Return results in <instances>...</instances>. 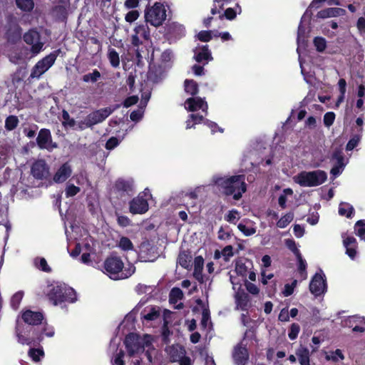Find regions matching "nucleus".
<instances>
[{
  "mask_svg": "<svg viewBox=\"0 0 365 365\" xmlns=\"http://www.w3.org/2000/svg\"><path fill=\"white\" fill-rule=\"evenodd\" d=\"M345 10L341 8H327L319 11L317 16L320 19H327L344 15Z\"/></svg>",
  "mask_w": 365,
  "mask_h": 365,
  "instance_id": "5701e85b",
  "label": "nucleus"
},
{
  "mask_svg": "<svg viewBox=\"0 0 365 365\" xmlns=\"http://www.w3.org/2000/svg\"><path fill=\"white\" fill-rule=\"evenodd\" d=\"M143 110L141 108H139L138 110H133L131 112L130 115V118L132 121L138 122L143 118Z\"/></svg>",
  "mask_w": 365,
  "mask_h": 365,
  "instance_id": "69168bd1",
  "label": "nucleus"
},
{
  "mask_svg": "<svg viewBox=\"0 0 365 365\" xmlns=\"http://www.w3.org/2000/svg\"><path fill=\"white\" fill-rule=\"evenodd\" d=\"M158 247L149 242H143L139 247L138 257L143 262H153L159 257Z\"/></svg>",
  "mask_w": 365,
  "mask_h": 365,
  "instance_id": "9d476101",
  "label": "nucleus"
},
{
  "mask_svg": "<svg viewBox=\"0 0 365 365\" xmlns=\"http://www.w3.org/2000/svg\"><path fill=\"white\" fill-rule=\"evenodd\" d=\"M346 325L347 326H352L354 324H365V318L357 317V316H351L349 317L346 321H345Z\"/></svg>",
  "mask_w": 365,
  "mask_h": 365,
  "instance_id": "5fc2aeb1",
  "label": "nucleus"
},
{
  "mask_svg": "<svg viewBox=\"0 0 365 365\" xmlns=\"http://www.w3.org/2000/svg\"><path fill=\"white\" fill-rule=\"evenodd\" d=\"M16 4L23 11H31L34 7L33 0H16Z\"/></svg>",
  "mask_w": 365,
  "mask_h": 365,
  "instance_id": "f704fd0d",
  "label": "nucleus"
},
{
  "mask_svg": "<svg viewBox=\"0 0 365 365\" xmlns=\"http://www.w3.org/2000/svg\"><path fill=\"white\" fill-rule=\"evenodd\" d=\"M23 39L26 44L31 46L30 51L32 54L36 55L43 49L44 43L41 41V35L36 29H30L26 32Z\"/></svg>",
  "mask_w": 365,
  "mask_h": 365,
  "instance_id": "0eeeda50",
  "label": "nucleus"
},
{
  "mask_svg": "<svg viewBox=\"0 0 365 365\" xmlns=\"http://www.w3.org/2000/svg\"><path fill=\"white\" fill-rule=\"evenodd\" d=\"M356 234L361 239L365 240V220H359L355 224Z\"/></svg>",
  "mask_w": 365,
  "mask_h": 365,
  "instance_id": "de8ad7c7",
  "label": "nucleus"
},
{
  "mask_svg": "<svg viewBox=\"0 0 365 365\" xmlns=\"http://www.w3.org/2000/svg\"><path fill=\"white\" fill-rule=\"evenodd\" d=\"M182 32L183 28L182 26L176 24L175 22H172L168 25H166L164 36L168 38V40H170L172 38H177L180 36Z\"/></svg>",
  "mask_w": 365,
  "mask_h": 365,
  "instance_id": "6ab92c4d",
  "label": "nucleus"
},
{
  "mask_svg": "<svg viewBox=\"0 0 365 365\" xmlns=\"http://www.w3.org/2000/svg\"><path fill=\"white\" fill-rule=\"evenodd\" d=\"M335 119V114L333 112H328L324 115V123L326 126H331Z\"/></svg>",
  "mask_w": 365,
  "mask_h": 365,
  "instance_id": "0e129e2a",
  "label": "nucleus"
},
{
  "mask_svg": "<svg viewBox=\"0 0 365 365\" xmlns=\"http://www.w3.org/2000/svg\"><path fill=\"white\" fill-rule=\"evenodd\" d=\"M354 209L353 206L347 202H341L339 207V214L341 216L351 217L354 213Z\"/></svg>",
  "mask_w": 365,
  "mask_h": 365,
  "instance_id": "72a5a7b5",
  "label": "nucleus"
},
{
  "mask_svg": "<svg viewBox=\"0 0 365 365\" xmlns=\"http://www.w3.org/2000/svg\"><path fill=\"white\" fill-rule=\"evenodd\" d=\"M296 355L299 358L301 365H310L309 364V351L307 348L301 346L296 351Z\"/></svg>",
  "mask_w": 365,
  "mask_h": 365,
  "instance_id": "c756f323",
  "label": "nucleus"
},
{
  "mask_svg": "<svg viewBox=\"0 0 365 365\" xmlns=\"http://www.w3.org/2000/svg\"><path fill=\"white\" fill-rule=\"evenodd\" d=\"M211 31H202L198 33L197 38L202 42H208L212 38Z\"/></svg>",
  "mask_w": 365,
  "mask_h": 365,
  "instance_id": "052dcab7",
  "label": "nucleus"
},
{
  "mask_svg": "<svg viewBox=\"0 0 365 365\" xmlns=\"http://www.w3.org/2000/svg\"><path fill=\"white\" fill-rule=\"evenodd\" d=\"M145 19L147 24L154 27L160 26V2H155L153 6L146 8Z\"/></svg>",
  "mask_w": 365,
  "mask_h": 365,
  "instance_id": "ddd939ff",
  "label": "nucleus"
},
{
  "mask_svg": "<svg viewBox=\"0 0 365 365\" xmlns=\"http://www.w3.org/2000/svg\"><path fill=\"white\" fill-rule=\"evenodd\" d=\"M47 297L55 306L63 302L73 303L77 300L76 291L66 284L51 285L47 293Z\"/></svg>",
  "mask_w": 365,
  "mask_h": 365,
  "instance_id": "f03ea898",
  "label": "nucleus"
},
{
  "mask_svg": "<svg viewBox=\"0 0 365 365\" xmlns=\"http://www.w3.org/2000/svg\"><path fill=\"white\" fill-rule=\"evenodd\" d=\"M160 316V310L156 309V307H152L150 311L143 314V318L148 321H152L157 319Z\"/></svg>",
  "mask_w": 365,
  "mask_h": 365,
  "instance_id": "6e6d98bb",
  "label": "nucleus"
},
{
  "mask_svg": "<svg viewBox=\"0 0 365 365\" xmlns=\"http://www.w3.org/2000/svg\"><path fill=\"white\" fill-rule=\"evenodd\" d=\"M135 292L138 294H146L150 297H155V296L160 292V289L153 287V286L138 284L135 287Z\"/></svg>",
  "mask_w": 365,
  "mask_h": 365,
  "instance_id": "b1692460",
  "label": "nucleus"
},
{
  "mask_svg": "<svg viewBox=\"0 0 365 365\" xmlns=\"http://www.w3.org/2000/svg\"><path fill=\"white\" fill-rule=\"evenodd\" d=\"M325 289L326 284L322 276L316 274L309 284L310 292L315 296H319L324 292Z\"/></svg>",
  "mask_w": 365,
  "mask_h": 365,
  "instance_id": "dca6fc26",
  "label": "nucleus"
},
{
  "mask_svg": "<svg viewBox=\"0 0 365 365\" xmlns=\"http://www.w3.org/2000/svg\"><path fill=\"white\" fill-rule=\"evenodd\" d=\"M138 97L137 96H131L126 98L124 100L123 105L125 108H129L131 106L136 104L138 103Z\"/></svg>",
  "mask_w": 365,
  "mask_h": 365,
  "instance_id": "338daca9",
  "label": "nucleus"
},
{
  "mask_svg": "<svg viewBox=\"0 0 365 365\" xmlns=\"http://www.w3.org/2000/svg\"><path fill=\"white\" fill-rule=\"evenodd\" d=\"M101 75L99 71L94 69L92 73L83 75L82 79L86 83H96L101 78Z\"/></svg>",
  "mask_w": 365,
  "mask_h": 365,
  "instance_id": "79ce46f5",
  "label": "nucleus"
},
{
  "mask_svg": "<svg viewBox=\"0 0 365 365\" xmlns=\"http://www.w3.org/2000/svg\"><path fill=\"white\" fill-rule=\"evenodd\" d=\"M139 16V11L133 9L125 14V20L128 23H133L138 19Z\"/></svg>",
  "mask_w": 365,
  "mask_h": 365,
  "instance_id": "bf43d9fd",
  "label": "nucleus"
},
{
  "mask_svg": "<svg viewBox=\"0 0 365 365\" xmlns=\"http://www.w3.org/2000/svg\"><path fill=\"white\" fill-rule=\"evenodd\" d=\"M81 189L79 187L74 185L73 184H69L66 186L65 190V194L66 197H73L76 195Z\"/></svg>",
  "mask_w": 365,
  "mask_h": 365,
  "instance_id": "3c124183",
  "label": "nucleus"
},
{
  "mask_svg": "<svg viewBox=\"0 0 365 365\" xmlns=\"http://www.w3.org/2000/svg\"><path fill=\"white\" fill-rule=\"evenodd\" d=\"M35 266L44 272H51V268L48 266L47 261L43 257H36L34 259Z\"/></svg>",
  "mask_w": 365,
  "mask_h": 365,
  "instance_id": "58836bf2",
  "label": "nucleus"
},
{
  "mask_svg": "<svg viewBox=\"0 0 365 365\" xmlns=\"http://www.w3.org/2000/svg\"><path fill=\"white\" fill-rule=\"evenodd\" d=\"M172 11L168 4H161V22L168 19H171Z\"/></svg>",
  "mask_w": 365,
  "mask_h": 365,
  "instance_id": "8fccbe9b",
  "label": "nucleus"
},
{
  "mask_svg": "<svg viewBox=\"0 0 365 365\" xmlns=\"http://www.w3.org/2000/svg\"><path fill=\"white\" fill-rule=\"evenodd\" d=\"M314 44L319 52L324 51L327 46L326 40L322 37H316L314 39Z\"/></svg>",
  "mask_w": 365,
  "mask_h": 365,
  "instance_id": "4d7b16f0",
  "label": "nucleus"
},
{
  "mask_svg": "<svg viewBox=\"0 0 365 365\" xmlns=\"http://www.w3.org/2000/svg\"><path fill=\"white\" fill-rule=\"evenodd\" d=\"M213 181L223 194L227 196L232 195L235 200H240L247 190L244 175L214 178Z\"/></svg>",
  "mask_w": 365,
  "mask_h": 365,
  "instance_id": "f257e3e1",
  "label": "nucleus"
},
{
  "mask_svg": "<svg viewBox=\"0 0 365 365\" xmlns=\"http://www.w3.org/2000/svg\"><path fill=\"white\" fill-rule=\"evenodd\" d=\"M293 213H287L278 220V222H277V226L279 228H284L293 220Z\"/></svg>",
  "mask_w": 365,
  "mask_h": 365,
  "instance_id": "c03bdc74",
  "label": "nucleus"
},
{
  "mask_svg": "<svg viewBox=\"0 0 365 365\" xmlns=\"http://www.w3.org/2000/svg\"><path fill=\"white\" fill-rule=\"evenodd\" d=\"M9 41L16 42L21 37V28L18 24H14L6 32Z\"/></svg>",
  "mask_w": 365,
  "mask_h": 365,
  "instance_id": "bb28decb",
  "label": "nucleus"
},
{
  "mask_svg": "<svg viewBox=\"0 0 365 365\" xmlns=\"http://www.w3.org/2000/svg\"><path fill=\"white\" fill-rule=\"evenodd\" d=\"M62 118L63 120L62 124L65 128H73L76 124V121L70 117L68 112L66 110L62 111Z\"/></svg>",
  "mask_w": 365,
  "mask_h": 365,
  "instance_id": "37998d69",
  "label": "nucleus"
},
{
  "mask_svg": "<svg viewBox=\"0 0 365 365\" xmlns=\"http://www.w3.org/2000/svg\"><path fill=\"white\" fill-rule=\"evenodd\" d=\"M113 188L120 197H129L135 193L134 181L132 179L118 178L115 182Z\"/></svg>",
  "mask_w": 365,
  "mask_h": 365,
  "instance_id": "1a4fd4ad",
  "label": "nucleus"
},
{
  "mask_svg": "<svg viewBox=\"0 0 365 365\" xmlns=\"http://www.w3.org/2000/svg\"><path fill=\"white\" fill-rule=\"evenodd\" d=\"M148 197H151L148 189L138 194L129 202V211L133 215H143L149 209Z\"/></svg>",
  "mask_w": 365,
  "mask_h": 365,
  "instance_id": "423d86ee",
  "label": "nucleus"
},
{
  "mask_svg": "<svg viewBox=\"0 0 365 365\" xmlns=\"http://www.w3.org/2000/svg\"><path fill=\"white\" fill-rule=\"evenodd\" d=\"M51 142V131L46 128H42L39 130L36 138V143L39 148L44 149L47 148V144Z\"/></svg>",
  "mask_w": 365,
  "mask_h": 365,
  "instance_id": "aec40b11",
  "label": "nucleus"
},
{
  "mask_svg": "<svg viewBox=\"0 0 365 365\" xmlns=\"http://www.w3.org/2000/svg\"><path fill=\"white\" fill-rule=\"evenodd\" d=\"M327 180V174L322 170L302 172L297 176L296 182L302 186L313 187L322 184Z\"/></svg>",
  "mask_w": 365,
  "mask_h": 365,
  "instance_id": "39448f33",
  "label": "nucleus"
},
{
  "mask_svg": "<svg viewBox=\"0 0 365 365\" xmlns=\"http://www.w3.org/2000/svg\"><path fill=\"white\" fill-rule=\"evenodd\" d=\"M232 357L236 364L245 365L248 360V352L245 346L237 345L233 351Z\"/></svg>",
  "mask_w": 365,
  "mask_h": 365,
  "instance_id": "a211bd4d",
  "label": "nucleus"
},
{
  "mask_svg": "<svg viewBox=\"0 0 365 365\" xmlns=\"http://www.w3.org/2000/svg\"><path fill=\"white\" fill-rule=\"evenodd\" d=\"M24 297V292L22 291H19L16 292L11 299L10 304L11 307L14 309L17 310L19 307L21 302Z\"/></svg>",
  "mask_w": 365,
  "mask_h": 365,
  "instance_id": "a19ab883",
  "label": "nucleus"
},
{
  "mask_svg": "<svg viewBox=\"0 0 365 365\" xmlns=\"http://www.w3.org/2000/svg\"><path fill=\"white\" fill-rule=\"evenodd\" d=\"M185 106L189 111H195L202 109V111L207 110V103L201 98H190L185 101Z\"/></svg>",
  "mask_w": 365,
  "mask_h": 365,
  "instance_id": "f3484780",
  "label": "nucleus"
},
{
  "mask_svg": "<svg viewBox=\"0 0 365 365\" xmlns=\"http://www.w3.org/2000/svg\"><path fill=\"white\" fill-rule=\"evenodd\" d=\"M21 318L26 324L35 326L42 323L43 315L40 312H34L27 309L22 313Z\"/></svg>",
  "mask_w": 365,
  "mask_h": 365,
  "instance_id": "4468645a",
  "label": "nucleus"
},
{
  "mask_svg": "<svg viewBox=\"0 0 365 365\" xmlns=\"http://www.w3.org/2000/svg\"><path fill=\"white\" fill-rule=\"evenodd\" d=\"M300 327L297 324H292L291 325L289 332V337L290 339L294 340L297 337V335L299 332Z\"/></svg>",
  "mask_w": 365,
  "mask_h": 365,
  "instance_id": "680f3d73",
  "label": "nucleus"
},
{
  "mask_svg": "<svg viewBox=\"0 0 365 365\" xmlns=\"http://www.w3.org/2000/svg\"><path fill=\"white\" fill-rule=\"evenodd\" d=\"M108 58L110 65L113 68H118L120 66L119 54L114 48L109 47L108 51Z\"/></svg>",
  "mask_w": 365,
  "mask_h": 365,
  "instance_id": "473e14b6",
  "label": "nucleus"
},
{
  "mask_svg": "<svg viewBox=\"0 0 365 365\" xmlns=\"http://www.w3.org/2000/svg\"><path fill=\"white\" fill-rule=\"evenodd\" d=\"M174 61V54L170 49L165 50L161 54V71H166L171 68Z\"/></svg>",
  "mask_w": 365,
  "mask_h": 365,
  "instance_id": "412c9836",
  "label": "nucleus"
},
{
  "mask_svg": "<svg viewBox=\"0 0 365 365\" xmlns=\"http://www.w3.org/2000/svg\"><path fill=\"white\" fill-rule=\"evenodd\" d=\"M240 213L236 210H230L228 214L225 217L226 221L230 223L236 224L237 221L240 220Z\"/></svg>",
  "mask_w": 365,
  "mask_h": 365,
  "instance_id": "09e8293b",
  "label": "nucleus"
},
{
  "mask_svg": "<svg viewBox=\"0 0 365 365\" xmlns=\"http://www.w3.org/2000/svg\"><path fill=\"white\" fill-rule=\"evenodd\" d=\"M204 265V259L201 256H197L194 260V277L200 282H204V277L202 275V269Z\"/></svg>",
  "mask_w": 365,
  "mask_h": 365,
  "instance_id": "4be33fe9",
  "label": "nucleus"
},
{
  "mask_svg": "<svg viewBox=\"0 0 365 365\" xmlns=\"http://www.w3.org/2000/svg\"><path fill=\"white\" fill-rule=\"evenodd\" d=\"M118 108V106L116 105L113 107H106L95 110L87 115L83 120L76 122V129L79 130H84L86 128H92L93 125L104 121Z\"/></svg>",
  "mask_w": 365,
  "mask_h": 365,
  "instance_id": "7ed1b4c3",
  "label": "nucleus"
},
{
  "mask_svg": "<svg viewBox=\"0 0 365 365\" xmlns=\"http://www.w3.org/2000/svg\"><path fill=\"white\" fill-rule=\"evenodd\" d=\"M124 264L120 257L116 256H110L104 262V269L110 275V277L117 279H119V273L122 272Z\"/></svg>",
  "mask_w": 365,
  "mask_h": 365,
  "instance_id": "6e6552de",
  "label": "nucleus"
},
{
  "mask_svg": "<svg viewBox=\"0 0 365 365\" xmlns=\"http://www.w3.org/2000/svg\"><path fill=\"white\" fill-rule=\"evenodd\" d=\"M43 351L41 349L31 348L29 351V356L36 362L40 361V356H43Z\"/></svg>",
  "mask_w": 365,
  "mask_h": 365,
  "instance_id": "603ef678",
  "label": "nucleus"
},
{
  "mask_svg": "<svg viewBox=\"0 0 365 365\" xmlns=\"http://www.w3.org/2000/svg\"><path fill=\"white\" fill-rule=\"evenodd\" d=\"M118 246L121 250H123L124 251H128V250H133V242L127 237H120Z\"/></svg>",
  "mask_w": 365,
  "mask_h": 365,
  "instance_id": "49530a36",
  "label": "nucleus"
},
{
  "mask_svg": "<svg viewBox=\"0 0 365 365\" xmlns=\"http://www.w3.org/2000/svg\"><path fill=\"white\" fill-rule=\"evenodd\" d=\"M125 348L130 356H133L144 350V345L139 335L135 333H129L124 341Z\"/></svg>",
  "mask_w": 365,
  "mask_h": 365,
  "instance_id": "9b49d317",
  "label": "nucleus"
},
{
  "mask_svg": "<svg viewBox=\"0 0 365 365\" xmlns=\"http://www.w3.org/2000/svg\"><path fill=\"white\" fill-rule=\"evenodd\" d=\"M326 359L333 361H338L339 359L342 360L344 359V356L340 349H336L335 351L331 352V354L327 355Z\"/></svg>",
  "mask_w": 365,
  "mask_h": 365,
  "instance_id": "13d9d810",
  "label": "nucleus"
},
{
  "mask_svg": "<svg viewBox=\"0 0 365 365\" xmlns=\"http://www.w3.org/2000/svg\"><path fill=\"white\" fill-rule=\"evenodd\" d=\"M183 297V293L180 288L175 287L171 289L169 294V302L170 304H176L177 302L181 299Z\"/></svg>",
  "mask_w": 365,
  "mask_h": 365,
  "instance_id": "c9c22d12",
  "label": "nucleus"
},
{
  "mask_svg": "<svg viewBox=\"0 0 365 365\" xmlns=\"http://www.w3.org/2000/svg\"><path fill=\"white\" fill-rule=\"evenodd\" d=\"M285 245L291 251H292L294 253L296 257L298 255H300V252H299V250L297 249L294 240L287 239L285 240Z\"/></svg>",
  "mask_w": 365,
  "mask_h": 365,
  "instance_id": "774afa93",
  "label": "nucleus"
},
{
  "mask_svg": "<svg viewBox=\"0 0 365 365\" xmlns=\"http://www.w3.org/2000/svg\"><path fill=\"white\" fill-rule=\"evenodd\" d=\"M185 91L188 94L194 96L198 92L197 84L193 80H185Z\"/></svg>",
  "mask_w": 365,
  "mask_h": 365,
  "instance_id": "4c0bfd02",
  "label": "nucleus"
},
{
  "mask_svg": "<svg viewBox=\"0 0 365 365\" xmlns=\"http://www.w3.org/2000/svg\"><path fill=\"white\" fill-rule=\"evenodd\" d=\"M119 144V140L116 137L110 138L106 143V148L108 150L114 149Z\"/></svg>",
  "mask_w": 365,
  "mask_h": 365,
  "instance_id": "e2e57ef3",
  "label": "nucleus"
},
{
  "mask_svg": "<svg viewBox=\"0 0 365 365\" xmlns=\"http://www.w3.org/2000/svg\"><path fill=\"white\" fill-rule=\"evenodd\" d=\"M160 81V73L158 71H153L150 69L147 75V86L157 84Z\"/></svg>",
  "mask_w": 365,
  "mask_h": 365,
  "instance_id": "e433bc0d",
  "label": "nucleus"
},
{
  "mask_svg": "<svg viewBox=\"0 0 365 365\" xmlns=\"http://www.w3.org/2000/svg\"><path fill=\"white\" fill-rule=\"evenodd\" d=\"M165 352L169 355L171 361H175L182 354V347L178 344H173L165 348Z\"/></svg>",
  "mask_w": 365,
  "mask_h": 365,
  "instance_id": "c85d7f7f",
  "label": "nucleus"
},
{
  "mask_svg": "<svg viewBox=\"0 0 365 365\" xmlns=\"http://www.w3.org/2000/svg\"><path fill=\"white\" fill-rule=\"evenodd\" d=\"M72 174V168L68 162L61 165L53 175V180L56 183L65 182Z\"/></svg>",
  "mask_w": 365,
  "mask_h": 365,
  "instance_id": "2eb2a0df",
  "label": "nucleus"
},
{
  "mask_svg": "<svg viewBox=\"0 0 365 365\" xmlns=\"http://www.w3.org/2000/svg\"><path fill=\"white\" fill-rule=\"evenodd\" d=\"M19 123L18 117L11 115L6 118L5 128L9 131L13 130L18 126Z\"/></svg>",
  "mask_w": 365,
  "mask_h": 365,
  "instance_id": "ea45409f",
  "label": "nucleus"
},
{
  "mask_svg": "<svg viewBox=\"0 0 365 365\" xmlns=\"http://www.w3.org/2000/svg\"><path fill=\"white\" fill-rule=\"evenodd\" d=\"M195 59L196 61L201 63L203 61H205L207 63V61L212 59V57L211 56V53L208 49L207 46H203L201 49L197 52V49L195 50Z\"/></svg>",
  "mask_w": 365,
  "mask_h": 365,
  "instance_id": "393cba45",
  "label": "nucleus"
},
{
  "mask_svg": "<svg viewBox=\"0 0 365 365\" xmlns=\"http://www.w3.org/2000/svg\"><path fill=\"white\" fill-rule=\"evenodd\" d=\"M31 173L35 179H46L49 175V166L45 160H37L32 164Z\"/></svg>",
  "mask_w": 365,
  "mask_h": 365,
  "instance_id": "f8f14e48",
  "label": "nucleus"
},
{
  "mask_svg": "<svg viewBox=\"0 0 365 365\" xmlns=\"http://www.w3.org/2000/svg\"><path fill=\"white\" fill-rule=\"evenodd\" d=\"M192 256L187 251H182L180 252L178 258V262L183 268L187 269L191 262Z\"/></svg>",
  "mask_w": 365,
  "mask_h": 365,
  "instance_id": "7c9ffc66",
  "label": "nucleus"
},
{
  "mask_svg": "<svg viewBox=\"0 0 365 365\" xmlns=\"http://www.w3.org/2000/svg\"><path fill=\"white\" fill-rule=\"evenodd\" d=\"M252 224V222L250 220H244L237 225V227L245 236H251L256 232V228Z\"/></svg>",
  "mask_w": 365,
  "mask_h": 365,
  "instance_id": "cd10ccee",
  "label": "nucleus"
},
{
  "mask_svg": "<svg viewBox=\"0 0 365 365\" xmlns=\"http://www.w3.org/2000/svg\"><path fill=\"white\" fill-rule=\"evenodd\" d=\"M249 302V297L247 294H237L236 297V303L237 307L242 309H246Z\"/></svg>",
  "mask_w": 365,
  "mask_h": 365,
  "instance_id": "a18cd8bd",
  "label": "nucleus"
},
{
  "mask_svg": "<svg viewBox=\"0 0 365 365\" xmlns=\"http://www.w3.org/2000/svg\"><path fill=\"white\" fill-rule=\"evenodd\" d=\"M18 339L20 343L22 344H39V343L43 340V337L41 335H38L36 338L34 337H26L20 334H17Z\"/></svg>",
  "mask_w": 365,
  "mask_h": 365,
  "instance_id": "2f4dec72",
  "label": "nucleus"
},
{
  "mask_svg": "<svg viewBox=\"0 0 365 365\" xmlns=\"http://www.w3.org/2000/svg\"><path fill=\"white\" fill-rule=\"evenodd\" d=\"M61 53V50L58 48L39 60L33 67L30 78H38L54 64L57 57Z\"/></svg>",
  "mask_w": 365,
  "mask_h": 365,
  "instance_id": "20e7f679",
  "label": "nucleus"
},
{
  "mask_svg": "<svg viewBox=\"0 0 365 365\" xmlns=\"http://www.w3.org/2000/svg\"><path fill=\"white\" fill-rule=\"evenodd\" d=\"M334 165H340L344 167L343 153L340 150H336L332 155Z\"/></svg>",
  "mask_w": 365,
  "mask_h": 365,
  "instance_id": "864d4df0",
  "label": "nucleus"
},
{
  "mask_svg": "<svg viewBox=\"0 0 365 365\" xmlns=\"http://www.w3.org/2000/svg\"><path fill=\"white\" fill-rule=\"evenodd\" d=\"M175 315V313L172 312L168 309H165L163 312L164 327L162 335L163 336L165 341H166L167 336L170 334L168 325L172 323Z\"/></svg>",
  "mask_w": 365,
  "mask_h": 365,
  "instance_id": "a878e982",
  "label": "nucleus"
}]
</instances>
